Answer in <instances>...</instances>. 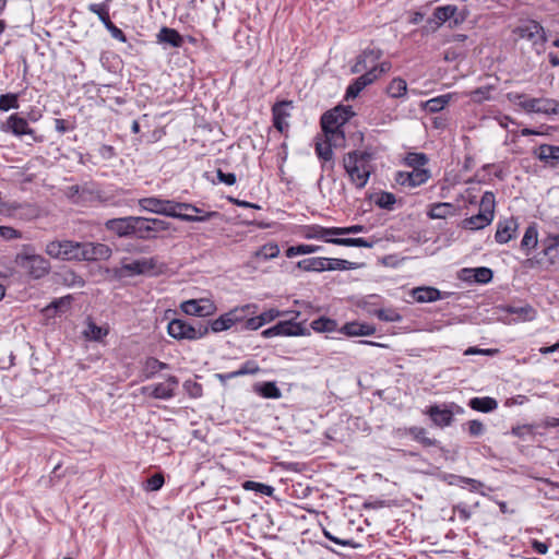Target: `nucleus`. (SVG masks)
I'll return each mask as SVG.
<instances>
[{
	"label": "nucleus",
	"instance_id": "1",
	"mask_svg": "<svg viewBox=\"0 0 559 559\" xmlns=\"http://www.w3.org/2000/svg\"><path fill=\"white\" fill-rule=\"evenodd\" d=\"M45 252L51 259L61 261H102L108 260L112 254L110 247L105 243L68 239L48 241Z\"/></svg>",
	"mask_w": 559,
	"mask_h": 559
},
{
	"label": "nucleus",
	"instance_id": "2",
	"mask_svg": "<svg viewBox=\"0 0 559 559\" xmlns=\"http://www.w3.org/2000/svg\"><path fill=\"white\" fill-rule=\"evenodd\" d=\"M372 155L365 151H352L344 155L343 167L350 183L358 190L364 189L372 173Z\"/></svg>",
	"mask_w": 559,
	"mask_h": 559
},
{
	"label": "nucleus",
	"instance_id": "3",
	"mask_svg": "<svg viewBox=\"0 0 559 559\" xmlns=\"http://www.w3.org/2000/svg\"><path fill=\"white\" fill-rule=\"evenodd\" d=\"M14 262L34 280L43 278L51 269L50 262L41 254L36 253L32 245H23L21 251L15 255Z\"/></svg>",
	"mask_w": 559,
	"mask_h": 559
},
{
	"label": "nucleus",
	"instance_id": "4",
	"mask_svg": "<svg viewBox=\"0 0 559 559\" xmlns=\"http://www.w3.org/2000/svg\"><path fill=\"white\" fill-rule=\"evenodd\" d=\"M307 239H321L328 243L345 247L372 248L378 240L365 238H340L336 227H323L319 225L309 226L305 234Z\"/></svg>",
	"mask_w": 559,
	"mask_h": 559
},
{
	"label": "nucleus",
	"instance_id": "5",
	"mask_svg": "<svg viewBox=\"0 0 559 559\" xmlns=\"http://www.w3.org/2000/svg\"><path fill=\"white\" fill-rule=\"evenodd\" d=\"M508 99L527 114L552 115L559 112V102L555 99L534 98L520 93H509Z\"/></svg>",
	"mask_w": 559,
	"mask_h": 559
},
{
	"label": "nucleus",
	"instance_id": "6",
	"mask_svg": "<svg viewBox=\"0 0 559 559\" xmlns=\"http://www.w3.org/2000/svg\"><path fill=\"white\" fill-rule=\"evenodd\" d=\"M165 205H163L162 214L164 216H169L174 218H179L183 222H206L212 218H219L221 214L218 212H210L205 213L202 216H192L188 212H200L199 207L185 202H176L174 200H166Z\"/></svg>",
	"mask_w": 559,
	"mask_h": 559
},
{
	"label": "nucleus",
	"instance_id": "7",
	"mask_svg": "<svg viewBox=\"0 0 559 559\" xmlns=\"http://www.w3.org/2000/svg\"><path fill=\"white\" fill-rule=\"evenodd\" d=\"M495 194L490 191H486L480 199L478 214L465 218L462 222L463 228L478 230L490 225L495 217Z\"/></svg>",
	"mask_w": 559,
	"mask_h": 559
},
{
	"label": "nucleus",
	"instance_id": "8",
	"mask_svg": "<svg viewBox=\"0 0 559 559\" xmlns=\"http://www.w3.org/2000/svg\"><path fill=\"white\" fill-rule=\"evenodd\" d=\"M168 334L178 340L195 341L204 337L209 333V326L200 323L194 326L181 319H174L168 323Z\"/></svg>",
	"mask_w": 559,
	"mask_h": 559
},
{
	"label": "nucleus",
	"instance_id": "9",
	"mask_svg": "<svg viewBox=\"0 0 559 559\" xmlns=\"http://www.w3.org/2000/svg\"><path fill=\"white\" fill-rule=\"evenodd\" d=\"M64 195L76 205H90L103 202L100 191L93 183L73 185L64 189Z\"/></svg>",
	"mask_w": 559,
	"mask_h": 559
},
{
	"label": "nucleus",
	"instance_id": "10",
	"mask_svg": "<svg viewBox=\"0 0 559 559\" xmlns=\"http://www.w3.org/2000/svg\"><path fill=\"white\" fill-rule=\"evenodd\" d=\"M513 34L519 38L531 41L538 52L539 47L542 48L547 40L544 27L534 20L521 21L513 29Z\"/></svg>",
	"mask_w": 559,
	"mask_h": 559
},
{
	"label": "nucleus",
	"instance_id": "11",
	"mask_svg": "<svg viewBox=\"0 0 559 559\" xmlns=\"http://www.w3.org/2000/svg\"><path fill=\"white\" fill-rule=\"evenodd\" d=\"M162 269L156 258H141L122 265V271L128 275H156Z\"/></svg>",
	"mask_w": 559,
	"mask_h": 559
},
{
	"label": "nucleus",
	"instance_id": "12",
	"mask_svg": "<svg viewBox=\"0 0 559 559\" xmlns=\"http://www.w3.org/2000/svg\"><path fill=\"white\" fill-rule=\"evenodd\" d=\"M262 335L266 338L284 335V336H299L310 335L309 330L302 323H297L293 320L280 321L275 325L264 330Z\"/></svg>",
	"mask_w": 559,
	"mask_h": 559
},
{
	"label": "nucleus",
	"instance_id": "13",
	"mask_svg": "<svg viewBox=\"0 0 559 559\" xmlns=\"http://www.w3.org/2000/svg\"><path fill=\"white\" fill-rule=\"evenodd\" d=\"M353 115L350 107L336 106L321 117L322 130L341 129Z\"/></svg>",
	"mask_w": 559,
	"mask_h": 559
},
{
	"label": "nucleus",
	"instance_id": "14",
	"mask_svg": "<svg viewBox=\"0 0 559 559\" xmlns=\"http://www.w3.org/2000/svg\"><path fill=\"white\" fill-rule=\"evenodd\" d=\"M465 20V15L459 12V8L454 4L437 7L433 10L430 23H435V27H440L443 23L450 22V26H456Z\"/></svg>",
	"mask_w": 559,
	"mask_h": 559
},
{
	"label": "nucleus",
	"instance_id": "15",
	"mask_svg": "<svg viewBox=\"0 0 559 559\" xmlns=\"http://www.w3.org/2000/svg\"><path fill=\"white\" fill-rule=\"evenodd\" d=\"M464 409L452 403L450 405H432L428 408L427 414L435 425L439 427H448L453 421L454 413L462 414Z\"/></svg>",
	"mask_w": 559,
	"mask_h": 559
},
{
	"label": "nucleus",
	"instance_id": "16",
	"mask_svg": "<svg viewBox=\"0 0 559 559\" xmlns=\"http://www.w3.org/2000/svg\"><path fill=\"white\" fill-rule=\"evenodd\" d=\"M430 178L428 169H413L409 171L400 170L395 174L394 180L397 185L406 188H415L424 185Z\"/></svg>",
	"mask_w": 559,
	"mask_h": 559
},
{
	"label": "nucleus",
	"instance_id": "17",
	"mask_svg": "<svg viewBox=\"0 0 559 559\" xmlns=\"http://www.w3.org/2000/svg\"><path fill=\"white\" fill-rule=\"evenodd\" d=\"M180 309L188 316L209 317L214 314L216 306L212 300L201 298L183 301Z\"/></svg>",
	"mask_w": 559,
	"mask_h": 559
},
{
	"label": "nucleus",
	"instance_id": "18",
	"mask_svg": "<svg viewBox=\"0 0 559 559\" xmlns=\"http://www.w3.org/2000/svg\"><path fill=\"white\" fill-rule=\"evenodd\" d=\"M179 384V380L175 376H169L164 383H157L142 388V392L150 394L154 399L169 400L175 395V390Z\"/></svg>",
	"mask_w": 559,
	"mask_h": 559
},
{
	"label": "nucleus",
	"instance_id": "19",
	"mask_svg": "<svg viewBox=\"0 0 559 559\" xmlns=\"http://www.w3.org/2000/svg\"><path fill=\"white\" fill-rule=\"evenodd\" d=\"M292 109V100H281L272 107L273 126L281 133L285 132L289 127L288 119L290 118Z\"/></svg>",
	"mask_w": 559,
	"mask_h": 559
},
{
	"label": "nucleus",
	"instance_id": "20",
	"mask_svg": "<svg viewBox=\"0 0 559 559\" xmlns=\"http://www.w3.org/2000/svg\"><path fill=\"white\" fill-rule=\"evenodd\" d=\"M134 222L135 216L111 218L105 223V227L118 237H134Z\"/></svg>",
	"mask_w": 559,
	"mask_h": 559
},
{
	"label": "nucleus",
	"instance_id": "21",
	"mask_svg": "<svg viewBox=\"0 0 559 559\" xmlns=\"http://www.w3.org/2000/svg\"><path fill=\"white\" fill-rule=\"evenodd\" d=\"M382 52L377 48L365 49L357 58V61L352 68L353 73H360L367 69H378V61Z\"/></svg>",
	"mask_w": 559,
	"mask_h": 559
},
{
	"label": "nucleus",
	"instance_id": "22",
	"mask_svg": "<svg viewBox=\"0 0 559 559\" xmlns=\"http://www.w3.org/2000/svg\"><path fill=\"white\" fill-rule=\"evenodd\" d=\"M0 129L3 132H11L16 136L34 135V130L29 128L27 120L17 114L11 115L7 121L1 124Z\"/></svg>",
	"mask_w": 559,
	"mask_h": 559
},
{
	"label": "nucleus",
	"instance_id": "23",
	"mask_svg": "<svg viewBox=\"0 0 559 559\" xmlns=\"http://www.w3.org/2000/svg\"><path fill=\"white\" fill-rule=\"evenodd\" d=\"M519 224L513 217L500 221L497 225L495 239L498 243L509 242L515 235Z\"/></svg>",
	"mask_w": 559,
	"mask_h": 559
},
{
	"label": "nucleus",
	"instance_id": "24",
	"mask_svg": "<svg viewBox=\"0 0 559 559\" xmlns=\"http://www.w3.org/2000/svg\"><path fill=\"white\" fill-rule=\"evenodd\" d=\"M258 305L255 304H247L240 307H235L234 309L229 310L227 313L228 318H230L231 325L236 324H245V320L247 317L255 314L258 312Z\"/></svg>",
	"mask_w": 559,
	"mask_h": 559
},
{
	"label": "nucleus",
	"instance_id": "25",
	"mask_svg": "<svg viewBox=\"0 0 559 559\" xmlns=\"http://www.w3.org/2000/svg\"><path fill=\"white\" fill-rule=\"evenodd\" d=\"M340 331L347 336H370L376 333V328L368 323L354 321L344 324Z\"/></svg>",
	"mask_w": 559,
	"mask_h": 559
},
{
	"label": "nucleus",
	"instance_id": "26",
	"mask_svg": "<svg viewBox=\"0 0 559 559\" xmlns=\"http://www.w3.org/2000/svg\"><path fill=\"white\" fill-rule=\"evenodd\" d=\"M537 158L550 166L559 163V146L543 144L535 150Z\"/></svg>",
	"mask_w": 559,
	"mask_h": 559
},
{
	"label": "nucleus",
	"instance_id": "27",
	"mask_svg": "<svg viewBox=\"0 0 559 559\" xmlns=\"http://www.w3.org/2000/svg\"><path fill=\"white\" fill-rule=\"evenodd\" d=\"M455 206L452 203L439 202L429 206L427 215L431 219H444L449 216L455 215Z\"/></svg>",
	"mask_w": 559,
	"mask_h": 559
},
{
	"label": "nucleus",
	"instance_id": "28",
	"mask_svg": "<svg viewBox=\"0 0 559 559\" xmlns=\"http://www.w3.org/2000/svg\"><path fill=\"white\" fill-rule=\"evenodd\" d=\"M134 223H135L134 238L142 239V240H148V239L154 238L151 218L135 216Z\"/></svg>",
	"mask_w": 559,
	"mask_h": 559
},
{
	"label": "nucleus",
	"instance_id": "29",
	"mask_svg": "<svg viewBox=\"0 0 559 559\" xmlns=\"http://www.w3.org/2000/svg\"><path fill=\"white\" fill-rule=\"evenodd\" d=\"M468 406L477 412L490 413L497 409L498 402L493 397H473L468 402Z\"/></svg>",
	"mask_w": 559,
	"mask_h": 559
},
{
	"label": "nucleus",
	"instance_id": "30",
	"mask_svg": "<svg viewBox=\"0 0 559 559\" xmlns=\"http://www.w3.org/2000/svg\"><path fill=\"white\" fill-rule=\"evenodd\" d=\"M413 297L417 302H432L441 298V294L433 287H417L413 289Z\"/></svg>",
	"mask_w": 559,
	"mask_h": 559
},
{
	"label": "nucleus",
	"instance_id": "31",
	"mask_svg": "<svg viewBox=\"0 0 559 559\" xmlns=\"http://www.w3.org/2000/svg\"><path fill=\"white\" fill-rule=\"evenodd\" d=\"M168 365L159 361L154 357H148L145 359L143 368H142V377L147 380L153 378L160 370L167 369Z\"/></svg>",
	"mask_w": 559,
	"mask_h": 559
},
{
	"label": "nucleus",
	"instance_id": "32",
	"mask_svg": "<svg viewBox=\"0 0 559 559\" xmlns=\"http://www.w3.org/2000/svg\"><path fill=\"white\" fill-rule=\"evenodd\" d=\"M158 41L167 43L171 47H180L183 43L181 35L174 28L163 27L158 35Z\"/></svg>",
	"mask_w": 559,
	"mask_h": 559
},
{
	"label": "nucleus",
	"instance_id": "33",
	"mask_svg": "<svg viewBox=\"0 0 559 559\" xmlns=\"http://www.w3.org/2000/svg\"><path fill=\"white\" fill-rule=\"evenodd\" d=\"M297 267L306 272L325 271V258H307L297 262Z\"/></svg>",
	"mask_w": 559,
	"mask_h": 559
},
{
	"label": "nucleus",
	"instance_id": "34",
	"mask_svg": "<svg viewBox=\"0 0 559 559\" xmlns=\"http://www.w3.org/2000/svg\"><path fill=\"white\" fill-rule=\"evenodd\" d=\"M108 334V329L96 325L92 320H88L83 335L88 341H102Z\"/></svg>",
	"mask_w": 559,
	"mask_h": 559
},
{
	"label": "nucleus",
	"instance_id": "35",
	"mask_svg": "<svg viewBox=\"0 0 559 559\" xmlns=\"http://www.w3.org/2000/svg\"><path fill=\"white\" fill-rule=\"evenodd\" d=\"M165 199L148 197L139 200L141 210L160 215Z\"/></svg>",
	"mask_w": 559,
	"mask_h": 559
},
{
	"label": "nucleus",
	"instance_id": "36",
	"mask_svg": "<svg viewBox=\"0 0 559 559\" xmlns=\"http://www.w3.org/2000/svg\"><path fill=\"white\" fill-rule=\"evenodd\" d=\"M407 433L413 437L414 440L420 442L424 447H436L438 441L433 438L427 437V431L423 427H411L407 429Z\"/></svg>",
	"mask_w": 559,
	"mask_h": 559
},
{
	"label": "nucleus",
	"instance_id": "37",
	"mask_svg": "<svg viewBox=\"0 0 559 559\" xmlns=\"http://www.w3.org/2000/svg\"><path fill=\"white\" fill-rule=\"evenodd\" d=\"M537 236H538V231H537L536 226L530 225L526 228L524 236L522 238L521 249L525 250V251H530V250L534 249L538 242Z\"/></svg>",
	"mask_w": 559,
	"mask_h": 559
},
{
	"label": "nucleus",
	"instance_id": "38",
	"mask_svg": "<svg viewBox=\"0 0 559 559\" xmlns=\"http://www.w3.org/2000/svg\"><path fill=\"white\" fill-rule=\"evenodd\" d=\"M407 92V83L402 78H394L386 87V93L393 98L403 97Z\"/></svg>",
	"mask_w": 559,
	"mask_h": 559
},
{
	"label": "nucleus",
	"instance_id": "39",
	"mask_svg": "<svg viewBox=\"0 0 559 559\" xmlns=\"http://www.w3.org/2000/svg\"><path fill=\"white\" fill-rule=\"evenodd\" d=\"M466 273L473 274V282L479 284L489 283L492 280L493 273L489 267L480 266L475 269H465Z\"/></svg>",
	"mask_w": 559,
	"mask_h": 559
},
{
	"label": "nucleus",
	"instance_id": "40",
	"mask_svg": "<svg viewBox=\"0 0 559 559\" xmlns=\"http://www.w3.org/2000/svg\"><path fill=\"white\" fill-rule=\"evenodd\" d=\"M311 329L316 332H334L337 329V323L335 320L321 317L311 322Z\"/></svg>",
	"mask_w": 559,
	"mask_h": 559
},
{
	"label": "nucleus",
	"instance_id": "41",
	"mask_svg": "<svg viewBox=\"0 0 559 559\" xmlns=\"http://www.w3.org/2000/svg\"><path fill=\"white\" fill-rule=\"evenodd\" d=\"M356 267V263L343 260V259H334V258H325V271H345V270H354Z\"/></svg>",
	"mask_w": 559,
	"mask_h": 559
},
{
	"label": "nucleus",
	"instance_id": "42",
	"mask_svg": "<svg viewBox=\"0 0 559 559\" xmlns=\"http://www.w3.org/2000/svg\"><path fill=\"white\" fill-rule=\"evenodd\" d=\"M404 163L413 169H425L424 167L428 163V157L424 153H408L404 158Z\"/></svg>",
	"mask_w": 559,
	"mask_h": 559
},
{
	"label": "nucleus",
	"instance_id": "43",
	"mask_svg": "<svg viewBox=\"0 0 559 559\" xmlns=\"http://www.w3.org/2000/svg\"><path fill=\"white\" fill-rule=\"evenodd\" d=\"M88 11L96 14L103 24L110 21L109 16V0L102 3H91L87 7Z\"/></svg>",
	"mask_w": 559,
	"mask_h": 559
},
{
	"label": "nucleus",
	"instance_id": "44",
	"mask_svg": "<svg viewBox=\"0 0 559 559\" xmlns=\"http://www.w3.org/2000/svg\"><path fill=\"white\" fill-rule=\"evenodd\" d=\"M280 254V247L275 242H267L259 248L253 255L255 258H262L264 260L274 259Z\"/></svg>",
	"mask_w": 559,
	"mask_h": 559
},
{
	"label": "nucleus",
	"instance_id": "45",
	"mask_svg": "<svg viewBox=\"0 0 559 559\" xmlns=\"http://www.w3.org/2000/svg\"><path fill=\"white\" fill-rule=\"evenodd\" d=\"M319 250H321V247L320 246H314V245H298V246H292L289 247L287 250H286V257L287 258H294L296 255H300V254H310V253H314V252H318Z\"/></svg>",
	"mask_w": 559,
	"mask_h": 559
},
{
	"label": "nucleus",
	"instance_id": "46",
	"mask_svg": "<svg viewBox=\"0 0 559 559\" xmlns=\"http://www.w3.org/2000/svg\"><path fill=\"white\" fill-rule=\"evenodd\" d=\"M242 488L245 490H252L255 492H260L264 496L272 497L275 489L270 486L262 483L253 481V480H247L242 484Z\"/></svg>",
	"mask_w": 559,
	"mask_h": 559
},
{
	"label": "nucleus",
	"instance_id": "47",
	"mask_svg": "<svg viewBox=\"0 0 559 559\" xmlns=\"http://www.w3.org/2000/svg\"><path fill=\"white\" fill-rule=\"evenodd\" d=\"M453 480H450V485H457V486H464L468 485L472 491H480V489L484 487V484L477 479L464 477V476H451Z\"/></svg>",
	"mask_w": 559,
	"mask_h": 559
},
{
	"label": "nucleus",
	"instance_id": "48",
	"mask_svg": "<svg viewBox=\"0 0 559 559\" xmlns=\"http://www.w3.org/2000/svg\"><path fill=\"white\" fill-rule=\"evenodd\" d=\"M450 98L451 96L449 94L431 98L426 102L425 108L429 112H438L444 108Z\"/></svg>",
	"mask_w": 559,
	"mask_h": 559
},
{
	"label": "nucleus",
	"instance_id": "49",
	"mask_svg": "<svg viewBox=\"0 0 559 559\" xmlns=\"http://www.w3.org/2000/svg\"><path fill=\"white\" fill-rule=\"evenodd\" d=\"M325 134V141L333 147L341 146L344 141V132L342 129L323 130Z\"/></svg>",
	"mask_w": 559,
	"mask_h": 559
},
{
	"label": "nucleus",
	"instance_id": "50",
	"mask_svg": "<svg viewBox=\"0 0 559 559\" xmlns=\"http://www.w3.org/2000/svg\"><path fill=\"white\" fill-rule=\"evenodd\" d=\"M19 108V95L13 93L0 95V110L8 111Z\"/></svg>",
	"mask_w": 559,
	"mask_h": 559
},
{
	"label": "nucleus",
	"instance_id": "51",
	"mask_svg": "<svg viewBox=\"0 0 559 559\" xmlns=\"http://www.w3.org/2000/svg\"><path fill=\"white\" fill-rule=\"evenodd\" d=\"M209 330L212 332L218 333L226 330H229L233 325L230 323V318H228L227 313L219 316L217 319L210 322Z\"/></svg>",
	"mask_w": 559,
	"mask_h": 559
},
{
	"label": "nucleus",
	"instance_id": "52",
	"mask_svg": "<svg viewBox=\"0 0 559 559\" xmlns=\"http://www.w3.org/2000/svg\"><path fill=\"white\" fill-rule=\"evenodd\" d=\"M259 393L265 399H280L282 396V392L275 382H264L259 388Z\"/></svg>",
	"mask_w": 559,
	"mask_h": 559
},
{
	"label": "nucleus",
	"instance_id": "53",
	"mask_svg": "<svg viewBox=\"0 0 559 559\" xmlns=\"http://www.w3.org/2000/svg\"><path fill=\"white\" fill-rule=\"evenodd\" d=\"M492 86H481L468 93L471 99L475 103H481L490 99Z\"/></svg>",
	"mask_w": 559,
	"mask_h": 559
},
{
	"label": "nucleus",
	"instance_id": "54",
	"mask_svg": "<svg viewBox=\"0 0 559 559\" xmlns=\"http://www.w3.org/2000/svg\"><path fill=\"white\" fill-rule=\"evenodd\" d=\"M376 316L379 320L385 322H400L402 316L394 309H379L376 311Z\"/></svg>",
	"mask_w": 559,
	"mask_h": 559
},
{
	"label": "nucleus",
	"instance_id": "55",
	"mask_svg": "<svg viewBox=\"0 0 559 559\" xmlns=\"http://www.w3.org/2000/svg\"><path fill=\"white\" fill-rule=\"evenodd\" d=\"M316 153L318 157L324 162H330L333 158L332 146L326 141L316 144Z\"/></svg>",
	"mask_w": 559,
	"mask_h": 559
},
{
	"label": "nucleus",
	"instance_id": "56",
	"mask_svg": "<svg viewBox=\"0 0 559 559\" xmlns=\"http://www.w3.org/2000/svg\"><path fill=\"white\" fill-rule=\"evenodd\" d=\"M396 199L393 193L390 192H381L378 199L376 200V204L385 210H391L395 204Z\"/></svg>",
	"mask_w": 559,
	"mask_h": 559
},
{
	"label": "nucleus",
	"instance_id": "57",
	"mask_svg": "<svg viewBox=\"0 0 559 559\" xmlns=\"http://www.w3.org/2000/svg\"><path fill=\"white\" fill-rule=\"evenodd\" d=\"M511 433L518 438L526 440L527 438H533L534 431L533 426L531 425H522L513 427Z\"/></svg>",
	"mask_w": 559,
	"mask_h": 559
},
{
	"label": "nucleus",
	"instance_id": "58",
	"mask_svg": "<svg viewBox=\"0 0 559 559\" xmlns=\"http://www.w3.org/2000/svg\"><path fill=\"white\" fill-rule=\"evenodd\" d=\"M366 87L360 78L358 76L346 90V99L356 98L359 93Z\"/></svg>",
	"mask_w": 559,
	"mask_h": 559
},
{
	"label": "nucleus",
	"instance_id": "59",
	"mask_svg": "<svg viewBox=\"0 0 559 559\" xmlns=\"http://www.w3.org/2000/svg\"><path fill=\"white\" fill-rule=\"evenodd\" d=\"M260 371L259 365L254 360H247L238 370H236V374L246 376V374H255Z\"/></svg>",
	"mask_w": 559,
	"mask_h": 559
},
{
	"label": "nucleus",
	"instance_id": "60",
	"mask_svg": "<svg viewBox=\"0 0 559 559\" xmlns=\"http://www.w3.org/2000/svg\"><path fill=\"white\" fill-rule=\"evenodd\" d=\"M0 237L4 240L21 239L22 233L11 226H0Z\"/></svg>",
	"mask_w": 559,
	"mask_h": 559
},
{
	"label": "nucleus",
	"instance_id": "61",
	"mask_svg": "<svg viewBox=\"0 0 559 559\" xmlns=\"http://www.w3.org/2000/svg\"><path fill=\"white\" fill-rule=\"evenodd\" d=\"M262 325H263V323L261 321L260 316H257V313H255V314L247 317V319L245 320V324L241 325V330L254 331V330L260 329Z\"/></svg>",
	"mask_w": 559,
	"mask_h": 559
},
{
	"label": "nucleus",
	"instance_id": "62",
	"mask_svg": "<svg viewBox=\"0 0 559 559\" xmlns=\"http://www.w3.org/2000/svg\"><path fill=\"white\" fill-rule=\"evenodd\" d=\"M104 26L106 27V29L110 33V35L115 39H117L121 43L127 41V37H126L124 33L119 27H117L111 21H108L107 23H105Z\"/></svg>",
	"mask_w": 559,
	"mask_h": 559
},
{
	"label": "nucleus",
	"instance_id": "63",
	"mask_svg": "<svg viewBox=\"0 0 559 559\" xmlns=\"http://www.w3.org/2000/svg\"><path fill=\"white\" fill-rule=\"evenodd\" d=\"M164 477L162 474H154L146 480V490L155 491L162 488Z\"/></svg>",
	"mask_w": 559,
	"mask_h": 559
},
{
	"label": "nucleus",
	"instance_id": "64",
	"mask_svg": "<svg viewBox=\"0 0 559 559\" xmlns=\"http://www.w3.org/2000/svg\"><path fill=\"white\" fill-rule=\"evenodd\" d=\"M468 432L473 437L481 436L485 432V426L481 421L477 419L469 420L467 423Z\"/></svg>",
	"mask_w": 559,
	"mask_h": 559
}]
</instances>
